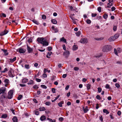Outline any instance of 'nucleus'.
I'll use <instances>...</instances> for the list:
<instances>
[{
    "label": "nucleus",
    "instance_id": "nucleus-56",
    "mask_svg": "<svg viewBox=\"0 0 122 122\" xmlns=\"http://www.w3.org/2000/svg\"><path fill=\"white\" fill-rule=\"evenodd\" d=\"M35 114L36 115H38L39 114V113L38 111H35Z\"/></svg>",
    "mask_w": 122,
    "mask_h": 122
},
{
    "label": "nucleus",
    "instance_id": "nucleus-55",
    "mask_svg": "<svg viewBox=\"0 0 122 122\" xmlns=\"http://www.w3.org/2000/svg\"><path fill=\"white\" fill-rule=\"evenodd\" d=\"M121 112L120 111H118L117 112V114L118 115L120 116L121 114Z\"/></svg>",
    "mask_w": 122,
    "mask_h": 122
},
{
    "label": "nucleus",
    "instance_id": "nucleus-24",
    "mask_svg": "<svg viewBox=\"0 0 122 122\" xmlns=\"http://www.w3.org/2000/svg\"><path fill=\"white\" fill-rule=\"evenodd\" d=\"M7 116V114H3L2 115L1 117V118H5Z\"/></svg>",
    "mask_w": 122,
    "mask_h": 122
},
{
    "label": "nucleus",
    "instance_id": "nucleus-17",
    "mask_svg": "<svg viewBox=\"0 0 122 122\" xmlns=\"http://www.w3.org/2000/svg\"><path fill=\"white\" fill-rule=\"evenodd\" d=\"M16 59V57H14L13 59H10L9 60H10V62H14V61H15Z\"/></svg>",
    "mask_w": 122,
    "mask_h": 122
},
{
    "label": "nucleus",
    "instance_id": "nucleus-60",
    "mask_svg": "<svg viewBox=\"0 0 122 122\" xmlns=\"http://www.w3.org/2000/svg\"><path fill=\"white\" fill-rule=\"evenodd\" d=\"M63 49L64 50H66V48L65 47V45H63L62 46Z\"/></svg>",
    "mask_w": 122,
    "mask_h": 122
},
{
    "label": "nucleus",
    "instance_id": "nucleus-64",
    "mask_svg": "<svg viewBox=\"0 0 122 122\" xmlns=\"http://www.w3.org/2000/svg\"><path fill=\"white\" fill-rule=\"evenodd\" d=\"M96 109H98L99 107L98 106L99 104L98 103H97L96 104Z\"/></svg>",
    "mask_w": 122,
    "mask_h": 122
},
{
    "label": "nucleus",
    "instance_id": "nucleus-57",
    "mask_svg": "<svg viewBox=\"0 0 122 122\" xmlns=\"http://www.w3.org/2000/svg\"><path fill=\"white\" fill-rule=\"evenodd\" d=\"M97 15V14H92V17H94L96 16Z\"/></svg>",
    "mask_w": 122,
    "mask_h": 122
},
{
    "label": "nucleus",
    "instance_id": "nucleus-15",
    "mask_svg": "<svg viewBox=\"0 0 122 122\" xmlns=\"http://www.w3.org/2000/svg\"><path fill=\"white\" fill-rule=\"evenodd\" d=\"M34 83V81L32 80H30L27 83L28 85H32Z\"/></svg>",
    "mask_w": 122,
    "mask_h": 122
},
{
    "label": "nucleus",
    "instance_id": "nucleus-52",
    "mask_svg": "<svg viewBox=\"0 0 122 122\" xmlns=\"http://www.w3.org/2000/svg\"><path fill=\"white\" fill-rule=\"evenodd\" d=\"M101 7H99L98 8V10L99 12L101 11Z\"/></svg>",
    "mask_w": 122,
    "mask_h": 122
},
{
    "label": "nucleus",
    "instance_id": "nucleus-20",
    "mask_svg": "<svg viewBox=\"0 0 122 122\" xmlns=\"http://www.w3.org/2000/svg\"><path fill=\"white\" fill-rule=\"evenodd\" d=\"M63 103L64 102L62 101L58 103V105L60 107H62V104H63Z\"/></svg>",
    "mask_w": 122,
    "mask_h": 122
},
{
    "label": "nucleus",
    "instance_id": "nucleus-5",
    "mask_svg": "<svg viewBox=\"0 0 122 122\" xmlns=\"http://www.w3.org/2000/svg\"><path fill=\"white\" fill-rule=\"evenodd\" d=\"M70 52L68 51H67L63 53V55L66 57H67L70 54Z\"/></svg>",
    "mask_w": 122,
    "mask_h": 122
},
{
    "label": "nucleus",
    "instance_id": "nucleus-51",
    "mask_svg": "<svg viewBox=\"0 0 122 122\" xmlns=\"http://www.w3.org/2000/svg\"><path fill=\"white\" fill-rule=\"evenodd\" d=\"M60 121H63L64 119L62 117H60L58 119Z\"/></svg>",
    "mask_w": 122,
    "mask_h": 122
},
{
    "label": "nucleus",
    "instance_id": "nucleus-7",
    "mask_svg": "<svg viewBox=\"0 0 122 122\" xmlns=\"http://www.w3.org/2000/svg\"><path fill=\"white\" fill-rule=\"evenodd\" d=\"M44 39H37V41L39 43L41 44L43 43V42L44 40Z\"/></svg>",
    "mask_w": 122,
    "mask_h": 122
},
{
    "label": "nucleus",
    "instance_id": "nucleus-2",
    "mask_svg": "<svg viewBox=\"0 0 122 122\" xmlns=\"http://www.w3.org/2000/svg\"><path fill=\"white\" fill-rule=\"evenodd\" d=\"M13 91L12 90H10L8 92V99H11L13 97Z\"/></svg>",
    "mask_w": 122,
    "mask_h": 122
},
{
    "label": "nucleus",
    "instance_id": "nucleus-45",
    "mask_svg": "<svg viewBox=\"0 0 122 122\" xmlns=\"http://www.w3.org/2000/svg\"><path fill=\"white\" fill-rule=\"evenodd\" d=\"M116 86L117 88H119L120 87V85L118 83H116L115 85Z\"/></svg>",
    "mask_w": 122,
    "mask_h": 122
},
{
    "label": "nucleus",
    "instance_id": "nucleus-42",
    "mask_svg": "<svg viewBox=\"0 0 122 122\" xmlns=\"http://www.w3.org/2000/svg\"><path fill=\"white\" fill-rule=\"evenodd\" d=\"M9 76L10 77H12L14 76H13V75L12 74V72H9Z\"/></svg>",
    "mask_w": 122,
    "mask_h": 122
},
{
    "label": "nucleus",
    "instance_id": "nucleus-22",
    "mask_svg": "<svg viewBox=\"0 0 122 122\" xmlns=\"http://www.w3.org/2000/svg\"><path fill=\"white\" fill-rule=\"evenodd\" d=\"M103 112L104 113H105L107 114H108L109 113V112L106 109H103Z\"/></svg>",
    "mask_w": 122,
    "mask_h": 122
},
{
    "label": "nucleus",
    "instance_id": "nucleus-1",
    "mask_svg": "<svg viewBox=\"0 0 122 122\" xmlns=\"http://www.w3.org/2000/svg\"><path fill=\"white\" fill-rule=\"evenodd\" d=\"M112 47L110 45H105L103 46L102 48V51L104 52H106L111 50Z\"/></svg>",
    "mask_w": 122,
    "mask_h": 122
},
{
    "label": "nucleus",
    "instance_id": "nucleus-13",
    "mask_svg": "<svg viewBox=\"0 0 122 122\" xmlns=\"http://www.w3.org/2000/svg\"><path fill=\"white\" fill-rule=\"evenodd\" d=\"M78 49V46L77 45H74L73 47L72 50L73 51H75Z\"/></svg>",
    "mask_w": 122,
    "mask_h": 122
},
{
    "label": "nucleus",
    "instance_id": "nucleus-9",
    "mask_svg": "<svg viewBox=\"0 0 122 122\" xmlns=\"http://www.w3.org/2000/svg\"><path fill=\"white\" fill-rule=\"evenodd\" d=\"M8 32L7 30H5L4 31L2 32L0 34V36H2L7 34Z\"/></svg>",
    "mask_w": 122,
    "mask_h": 122
},
{
    "label": "nucleus",
    "instance_id": "nucleus-31",
    "mask_svg": "<svg viewBox=\"0 0 122 122\" xmlns=\"http://www.w3.org/2000/svg\"><path fill=\"white\" fill-rule=\"evenodd\" d=\"M41 86L42 88L44 89H46L47 88L46 86L44 85H41Z\"/></svg>",
    "mask_w": 122,
    "mask_h": 122
},
{
    "label": "nucleus",
    "instance_id": "nucleus-26",
    "mask_svg": "<svg viewBox=\"0 0 122 122\" xmlns=\"http://www.w3.org/2000/svg\"><path fill=\"white\" fill-rule=\"evenodd\" d=\"M32 21L35 23L37 24L38 25L39 24V22L36 21V20H32Z\"/></svg>",
    "mask_w": 122,
    "mask_h": 122
},
{
    "label": "nucleus",
    "instance_id": "nucleus-49",
    "mask_svg": "<svg viewBox=\"0 0 122 122\" xmlns=\"http://www.w3.org/2000/svg\"><path fill=\"white\" fill-rule=\"evenodd\" d=\"M74 70L76 71H77L79 69V68L77 67H75L74 68Z\"/></svg>",
    "mask_w": 122,
    "mask_h": 122
},
{
    "label": "nucleus",
    "instance_id": "nucleus-41",
    "mask_svg": "<svg viewBox=\"0 0 122 122\" xmlns=\"http://www.w3.org/2000/svg\"><path fill=\"white\" fill-rule=\"evenodd\" d=\"M117 50L115 48L114 49V53L116 55H117L118 54H117Z\"/></svg>",
    "mask_w": 122,
    "mask_h": 122
},
{
    "label": "nucleus",
    "instance_id": "nucleus-23",
    "mask_svg": "<svg viewBox=\"0 0 122 122\" xmlns=\"http://www.w3.org/2000/svg\"><path fill=\"white\" fill-rule=\"evenodd\" d=\"M33 88L34 89H37L39 88V87L36 85H35L33 87Z\"/></svg>",
    "mask_w": 122,
    "mask_h": 122
},
{
    "label": "nucleus",
    "instance_id": "nucleus-33",
    "mask_svg": "<svg viewBox=\"0 0 122 122\" xmlns=\"http://www.w3.org/2000/svg\"><path fill=\"white\" fill-rule=\"evenodd\" d=\"M76 36H79L81 34V32L80 31H78L76 33Z\"/></svg>",
    "mask_w": 122,
    "mask_h": 122
},
{
    "label": "nucleus",
    "instance_id": "nucleus-27",
    "mask_svg": "<svg viewBox=\"0 0 122 122\" xmlns=\"http://www.w3.org/2000/svg\"><path fill=\"white\" fill-rule=\"evenodd\" d=\"M4 82L6 83L5 86L7 87L8 85V79H5L4 80Z\"/></svg>",
    "mask_w": 122,
    "mask_h": 122
},
{
    "label": "nucleus",
    "instance_id": "nucleus-36",
    "mask_svg": "<svg viewBox=\"0 0 122 122\" xmlns=\"http://www.w3.org/2000/svg\"><path fill=\"white\" fill-rule=\"evenodd\" d=\"M96 98L99 100H100L101 98L100 97V96L99 95H97L96 97Z\"/></svg>",
    "mask_w": 122,
    "mask_h": 122
},
{
    "label": "nucleus",
    "instance_id": "nucleus-12",
    "mask_svg": "<svg viewBox=\"0 0 122 122\" xmlns=\"http://www.w3.org/2000/svg\"><path fill=\"white\" fill-rule=\"evenodd\" d=\"M28 79L24 78L23 79L22 81V83H26L28 81Z\"/></svg>",
    "mask_w": 122,
    "mask_h": 122
},
{
    "label": "nucleus",
    "instance_id": "nucleus-50",
    "mask_svg": "<svg viewBox=\"0 0 122 122\" xmlns=\"http://www.w3.org/2000/svg\"><path fill=\"white\" fill-rule=\"evenodd\" d=\"M52 92L54 93H56V89L54 88H53L52 89Z\"/></svg>",
    "mask_w": 122,
    "mask_h": 122
},
{
    "label": "nucleus",
    "instance_id": "nucleus-19",
    "mask_svg": "<svg viewBox=\"0 0 122 122\" xmlns=\"http://www.w3.org/2000/svg\"><path fill=\"white\" fill-rule=\"evenodd\" d=\"M39 110L40 111H43L46 110V109L44 107H40L39 108Z\"/></svg>",
    "mask_w": 122,
    "mask_h": 122
},
{
    "label": "nucleus",
    "instance_id": "nucleus-61",
    "mask_svg": "<svg viewBox=\"0 0 122 122\" xmlns=\"http://www.w3.org/2000/svg\"><path fill=\"white\" fill-rule=\"evenodd\" d=\"M28 41L29 43L31 42L32 41V40L31 39H29L28 40Z\"/></svg>",
    "mask_w": 122,
    "mask_h": 122
},
{
    "label": "nucleus",
    "instance_id": "nucleus-53",
    "mask_svg": "<svg viewBox=\"0 0 122 122\" xmlns=\"http://www.w3.org/2000/svg\"><path fill=\"white\" fill-rule=\"evenodd\" d=\"M58 31V30L57 29H54V32L56 33Z\"/></svg>",
    "mask_w": 122,
    "mask_h": 122
},
{
    "label": "nucleus",
    "instance_id": "nucleus-21",
    "mask_svg": "<svg viewBox=\"0 0 122 122\" xmlns=\"http://www.w3.org/2000/svg\"><path fill=\"white\" fill-rule=\"evenodd\" d=\"M52 22L54 24H56L57 23L56 20L55 19H52L51 20Z\"/></svg>",
    "mask_w": 122,
    "mask_h": 122
},
{
    "label": "nucleus",
    "instance_id": "nucleus-35",
    "mask_svg": "<svg viewBox=\"0 0 122 122\" xmlns=\"http://www.w3.org/2000/svg\"><path fill=\"white\" fill-rule=\"evenodd\" d=\"M91 85L89 84H87V87L88 90L90 89Z\"/></svg>",
    "mask_w": 122,
    "mask_h": 122
},
{
    "label": "nucleus",
    "instance_id": "nucleus-43",
    "mask_svg": "<svg viewBox=\"0 0 122 122\" xmlns=\"http://www.w3.org/2000/svg\"><path fill=\"white\" fill-rule=\"evenodd\" d=\"M116 39H108V41H115Z\"/></svg>",
    "mask_w": 122,
    "mask_h": 122
},
{
    "label": "nucleus",
    "instance_id": "nucleus-38",
    "mask_svg": "<svg viewBox=\"0 0 122 122\" xmlns=\"http://www.w3.org/2000/svg\"><path fill=\"white\" fill-rule=\"evenodd\" d=\"M113 114L112 113H110V118L112 119H114V117L112 116Z\"/></svg>",
    "mask_w": 122,
    "mask_h": 122
},
{
    "label": "nucleus",
    "instance_id": "nucleus-8",
    "mask_svg": "<svg viewBox=\"0 0 122 122\" xmlns=\"http://www.w3.org/2000/svg\"><path fill=\"white\" fill-rule=\"evenodd\" d=\"M27 49L29 53H30L33 51L32 49L29 47L28 45L27 46Z\"/></svg>",
    "mask_w": 122,
    "mask_h": 122
},
{
    "label": "nucleus",
    "instance_id": "nucleus-34",
    "mask_svg": "<svg viewBox=\"0 0 122 122\" xmlns=\"http://www.w3.org/2000/svg\"><path fill=\"white\" fill-rule=\"evenodd\" d=\"M25 68L27 69H29V65H25Z\"/></svg>",
    "mask_w": 122,
    "mask_h": 122
},
{
    "label": "nucleus",
    "instance_id": "nucleus-10",
    "mask_svg": "<svg viewBox=\"0 0 122 122\" xmlns=\"http://www.w3.org/2000/svg\"><path fill=\"white\" fill-rule=\"evenodd\" d=\"M46 118L45 116L43 115L42 116L40 117V120L41 121H43L44 120L46 119Z\"/></svg>",
    "mask_w": 122,
    "mask_h": 122
},
{
    "label": "nucleus",
    "instance_id": "nucleus-28",
    "mask_svg": "<svg viewBox=\"0 0 122 122\" xmlns=\"http://www.w3.org/2000/svg\"><path fill=\"white\" fill-rule=\"evenodd\" d=\"M22 97V96L21 95H19L17 98L18 99V100H20Z\"/></svg>",
    "mask_w": 122,
    "mask_h": 122
},
{
    "label": "nucleus",
    "instance_id": "nucleus-47",
    "mask_svg": "<svg viewBox=\"0 0 122 122\" xmlns=\"http://www.w3.org/2000/svg\"><path fill=\"white\" fill-rule=\"evenodd\" d=\"M46 16L44 15H43L42 16V19H45L46 18Z\"/></svg>",
    "mask_w": 122,
    "mask_h": 122
},
{
    "label": "nucleus",
    "instance_id": "nucleus-3",
    "mask_svg": "<svg viewBox=\"0 0 122 122\" xmlns=\"http://www.w3.org/2000/svg\"><path fill=\"white\" fill-rule=\"evenodd\" d=\"M87 39H81L80 42L83 44L86 43L88 42Z\"/></svg>",
    "mask_w": 122,
    "mask_h": 122
},
{
    "label": "nucleus",
    "instance_id": "nucleus-59",
    "mask_svg": "<svg viewBox=\"0 0 122 122\" xmlns=\"http://www.w3.org/2000/svg\"><path fill=\"white\" fill-rule=\"evenodd\" d=\"M105 87L107 89L109 88V86L108 84H107L106 85Z\"/></svg>",
    "mask_w": 122,
    "mask_h": 122
},
{
    "label": "nucleus",
    "instance_id": "nucleus-62",
    "mask_svg": "<svg viewBox=\"0 0 122 122\" xmlns=\"http://www.w3.org/2000/svg\"><path fill=\"white\" fill-rule=\"evenodd\" d=\"M67 76V74H64L63 75L62 77L63 78H65Z\"/></svg>",
    "mask_w": 122,
    "mask_h": 122
},
{
    "label": "nucleus",
    "instance_id": "nucleus-54",
    "mask_svg": "<svg viewBox=\"0 0 122 122\" xmlns=\"http://www.w3.org/2000/svg\"><path fill=\"white\" fill-rule=\"evenodd\" d=\"M117 28V27L116 26H114L113 28V30L114 31H116V30Z\"/></svg>",
    "mask_w": 122,
    "mask_h": 122
},
{
    "label": "nucleus",
    "instance_id": "nucleus-37",
    "mask_svg": "<svg viewBox=\"0 0 122 122\" xmlns=\"http://www.w3.org/2000/svg\"><path fill=\"white\" fill-rule=\"evenodd\" d=\"M87 23L88 24H90L91 23V20L89 19H87L86 20Z\"/></svg>",
    "mask_w": 122,
    "mask_h": 122
},
{
    "label": "nucleus",
    "instance_id": "nucleus-58",
    "mask_svg": "<svg viewBox=\"0 0 122 122\" xmlns=\"http://www.w3.org/2000/svg\"><path fill=\"white\" fill-rule=\"evenodd\" d=\"M116 63L117 64H122V62L120 61H118L116 62Z\"/></svg>",
    "mask_w": 122,
    "mask_h": 122
},
{
    "label": "nucleus",
    "instance_id": "nucleus-44",
    "mask_svg": "<svg viewBox=\"0 0 122 122\" xmlns=\"http://www.w3.org/2000/svg\"><path fill=\"white\" fill-rule=\"evenodd\" d=\"M117 51L118 53H120L121 52V49L120 48H118L117 49Z\"/></svg>",
    "mask_w": 122,
    "mask_h": 122
},
{
    "label": "nucleus",
    "instance_id": "nucleus-30",
    "mask_svg": "<svg viewBox=\"0 0 122 122\" xmlns=\"http://www.w3.org/2000/svg\"><path fill=\"white\" fill-rule=\"evenodd\" d=\"M107 16L108 15L106 14H105L103 16V18L105 19H107Z\"/></svg>",
    "mask_w": 122,
    "mask_h": 122
},
{
    "label": "nucleus",
    "instance_id": "nucleus-40",
    "mask_svg": "<svg viewBox=\"0 0 122 122\" xmlns=\"http://www.w3.org/2000/svg\"><path fill=\"white\" fill-rule=\"evenodd\" d=\"M98 89V91L99 93H100L102 90V89L101 88L98 87L97 88Z\"/></svg>",
    "mask_w": 122,
    "mask_h": 122
},
{
    "label": "nucleus",
    "instance_id": "nucleus-39",
    "mask_svg": "<svg viewBox=\"0 0 122 122\" xmlns=\"http://www.w3.org/2000/svg\"><path fill=\"white\" fill-rule=\"evenodd\" d=\"M10 110L11 111L12 113L14 115L15 114V110L14 109H10Z\"/></svg>",
    "mask_w": 122,
    "mask_h": 122
},
{
    "label": "nucleus",
    "instance_id": "nucleus-11",
    "mask_svg": "<svg viewBox=\"0 0 122 122\" xmlns=\"http://www.w3.org/2000/svg\"><path fill=\"white\" fill-rule=\"evenodd\" d=\"M43 43H42V44L43 45L47 46L49 44L48 42L46 41L45 40H44L43 42Z\"/></svg>",
    "mask_w": 122,
    "mask_h": 122
},
{
    "label": "nucleus",
    "instance_id": "nucleus-16",
    "mask_svg": "<svg viewBox=\"0 0 122 122\" xmlns=\"http://www.w3.org/2000/svg\"><path fill=\"white\" fill-rule=\"evenodd\" d=\"M83 110L85 113H86L88 111V107L86 106L85 108L84 107H83Z\"/></svg>",
    "mask_w": 122,
    "mask_h": 122
},
{
    "label": "nucleus",
    "instance_id": "nucleus-63",
    "mask_svg": "<svg viewBox=\"0 0 122 122\" xmlns=\"http://www.w3.org/2000/svg\"><path fill=\"white\" fill-rule=\"evenodd\" d=\"M111 9L112 11H113L115 10V8L113 6L111 8Z\"/></svg>",
    "mask_w": 122,
    "mask_h": 122
},
{
    "label": "nucleus",
    "instance_id": "nucleus-18",
    "mask_svg": "<svg viewBox=\"0 0 122 122\" xmlns=\"http://www.w3.org/2000/svg\"><path fill=\"white\" fill-rule=\"evenodd\" d=\"M60 41H62L66 44L67 43L66 40L65 39H60Z\"/></svg>",
    "mask_w": 122,
    "mask_h": 122
},
{
    "label": "nucleus",
    "instance_id": "nucleus-4",
    "mask_svg": "<svg viewBox=\"0 0 122 122\" xmlns=\"http://www.w3.org/2000/svg\"><path fill=\"white\" fill-rule=\"evenodd\" d=\"M6 90V89L5 87H1L0 89V94H3Z\"/></svg>",
    "mask_w": 122,
    "mask_h": 122
},
{
    "label": "nucleus",
    "instance_id": "nucleus-48",
    "mask_svg": "<svg viewBox=\"0 0 122 122\" xmlns=\"http://www.w3.org/2000/svg\"><path fill=\"white\" fill-rule=\"evenodd\" d=\"M36 81L37 82H40L41 81V79L37 78H36Z\"/></svg>",
    "mask_w": 122,
    "mask_h": 122
},
{
    "label": "nucleus",
    "instance_id": "nucleus-6",
    "mask_svg": "<svg viewBox=\"0 0 122 122\" xmlns=\"http://www.w3.org/2000/svg\"><path fill=\"white\" fill-rule=\"evenodd\" d=\"M17 51L20 53H24L25 52V50L22 48H19L17 50Z\"/></svg>",
    "mask_w": 122,
    "mask_h": 122
},
{
    "label": "nucleus",
    "instance_id": "nucleus-46",
    "mask_svg": "<svg viewBox=\"0 0 122 122\" xmlns=\"http://www.w3.org/2000/svg\"><path fill=\"white\" fill-rule=\"evenodd\" d=\"M102 56V55L100 54L98 56H95V57L97 58H99V57H101Z\"/></svg>",
    "mask_w": 122,
    "mask_h": 122
},
{
    "label": "nucleus",
    "instance_id": "nucleus-32",
    "mask_svg": "<svg viewBox=\"0 0 122 122\" xmlns=\"http://www.w3.org/2000/svg\"><path fill=\"white\" fill-rule=\"evenodd\" d=\"M119 36V35L118 34H116L114 36V37L115 38H118Z\"/></svg>",
    "mask_w": 122,
    "mask_h": 122
},
{
    "label": "nucleus",
    "instance_id": "nucleus-25",
    "mask_svg": "<svg viewBox=\"0 0 122 122\" xmlns=\"http://www.w3.org/2000/svg\"><path fill=\"white\" fill-rule=\"evenodd\" d=\"M112 5V3H111V4H110L109 3H108L107 4V7L108 8H110L111 6Z\"/></svg>",
    "mask_w": 122,
    "mask_h": 122
},
{
    "label": "nucleus",
    "instance_id": "nucleus-14",
    "mask_svg": "<svg viewBox=\"0 0 122 122\" xmlns=\"http://www.w3.org/2000/svg\"><path fill=\"white\" fill-rule=\"evenodd\" d=\"M13 121L14 122H17L18 119L15 116L12 119Z\"/></svg>",
    "mask_w": 122,
    "mask_h": 122
},
{
    "label": "nucleus",
    "instance_id": "nucleus-29",
    "mask_svg": "<svg viewBox=\"0 0 122 122\" xmlns=\"http://www.w3.org/2000/svg\"><path fill=\"white\" fill-rule=\"evenodd\" d=\"M45 104L46 105L49 106L51 104V102H46Z\"/></svg>",
    "mask_w": 122,
    "mask_h": 122
}]
</instances>
